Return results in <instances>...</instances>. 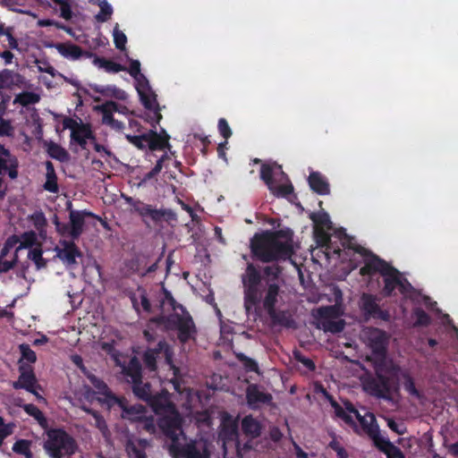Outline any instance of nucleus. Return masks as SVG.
I'll use <instances>...</instances> for the list:
<instances>
[{"mask_svg": "<svg viewBox=\"0 0 458 458\" xmlns=\"http://www.w3.org/2000/svg\"><path fill=\"white\" fill-rule=\"evenodd\" d=\"M282 267L278 265L267 266L263 269L264 278L252 263H248L242 275L243 305L246 312H257L262 305L275 326L296 328L297 324L289 310H276L280 296L279 276Z\"/></svg>", "mask_w": 458, "mask_h": 458, "instance_id": "f257e3e1", "label": "nucleus"}, {"mask_svg": "<svg viewBox=\"0 0 458 458\" xmlns=\"http://www.w3.org/2000/svg\"><path fill=\"white\" fill-rule=\"evenodd\" d=\"M365 335L371 350L369 360L373 363L375 374L362 377L363 390L372 396L389 401L393 391L398 388L400 367L387 359L388 337L385 331L369 327Z\"/></svg>", "mask_w": 458, "mask_h": 458, "instance_id": "f03ea898", "label": "nucleus"}, {"mask_svg": "<svg viewBox=\"0 0 458 458\" xmlns=\"http://www.w3.org/2000/svg\"><path fill=\"white\" fill-rule=\"evenodd\" d=\"M251 256L263 263L286 260L294 254L293 233L290 228L257 233L250 239Z\"/></svg>", "mask_w": 458, "mask_h": 458, "instance_id": "7ed1b4c3", "label": "nucleus"}, {"mask_svg": "<svg viewBox=\"0 0 458 458\" xmlns=\"http://www.w3.org/2000/svg\"><path fill=\"white\" fill-rule=\"evenodd\" d=\"M348 248L365 258L364 266L360 269L361 276H373L378 273L383 276L384 287L382 293L385 297L395 295V289L405 297L414 292V287L397 268L374 254L371 250L358 244L349 245Z\"/></svg>", "mask_w": 458, "mask_h": 458, "instance_id": "20e7f679", "label": "nucleus"}, {"mask_svg": "<svg viewBox=\"0 0 458 458\" xmlns=\"http://www.w3.org/2000/svg\"><path fill=\"white\" fill-rule=\"evenodd\" d=\"M123 199L131 207V210L138 214L146 225L151 222L158 225L162 222H165L171 227H174L178 223L177 214L171 208H157L130 196H123Z\"/></svg>", "mask_w": 458, "mask_h": 458, "instance_id": "39448f33", "label": "nucleus"}, {"mask_svg": "<svg viewBox=\"0 0 458 458\" xmlns=\"http://www.w3.org/2000/svg\"><path fill=\"white\" fill-rule=\"evenodd\" d=\"M182 314L172 313L169 315H159L150 319V322L164 326L167 331H177V337L182 344L188 343L195 338L197 328L191 314L182 310Z\"/></svg>", "mask_w": 458, "mask_h": 458, "instance_id": "423d86ee", "label": "nucleus"}, {"mask_svg": "<svg viewBox=\"0 0 458 458\" xmlns=\"http://www.w3.org/2000/svg\"><path fill=\"white\" fill-rule=\"evenodd\" d=\"M47 436L44 449L51 458H64V455L75 454L76 441L64 428H51L47 432Z\"/></svg>", "mask_w": 458, "mask_h": 458, "instance_id": "0eeeda50", "label": "nucleus"}, {"mask_svg": "<svg viewBox=\"0 0 458 458\" xmlns=\"http://www.w3.org/2000/svg\"><path fill=\"white\" fill-rule=\"evenodd\" d=\"M168 451L173 458H210L208 444L203 439H191L185 444L180 441L170 444Z\"/></svg>", "mask_w": 458, "mask_h": 458, "instance_id": "6e6552de", "label": "nucleus"}, {"mask_svg": "<svg viewBox=\"0 0 458 458\" xmlns=\"http://www.w3.org/2000/svg\"><path fill=\"white\" fill-rule=\"evenodd\" d=\"M183 419L177 408L158 416L157 427L164 436L171 440V444L179 442L180 436L183 435Z\"/></svg>", "mask_w": 458, "mask_h": 458, "instance_id": "1a4fd4ad", "label": "nucleus"}, {"mask_svg": "<svg viewBox=\"0 0 458 458\" xmlns=\"http://www.w3.org/2000/svg\"><path fill=\"white\" fill-rule=\"evenodd\" d=\"M62 123L64 130H71V141H75L82 148H86L87 140L95 139L89 123H79L72 117H64Z\"/></svg>", "mask_w": 458, "mask_h": 458, "instance_id": "9d476101", "label": "nucleus"}, {"mask_svg": "<svg viewBox=\"0 0 458 458\" xmlns=\"http://www.w3.org/2000/svg\"><path fill=\"white\" fill-rule=\"evenodd\" d=\"M56 255L67 268H75L78 266L77 258L82 257V252L73 241H60V247L55 249Z\"/></svg>", "mask_w": 458, "mask_h": 458, "instance_id": "9b49d317", "label": "nucleus"}, {"mask_svg": "<svg viewBox=\"0 0 458 458\" xmlns=\"http://www.w3.org/2000/svg\"><path fill=\"white\" fill-rule=\"evenodd\" d=\"M88 378L93 386L98 390V393L104 395V399H98L100 403H106L108 407L118 405L123 411H129L125 406V399L116 396L102 379L98 378L93 374L89 375Z\"/></svg>", "mask_w": 458, "mask_h": 458, "instance_id": "f8f14e48", "label": "nucleus"}, {"mask_svg": "<svg viewBox=\"0 0 458 458\" xmlns=\"http://www.w3.org/2000/svg\"><path fill=\"white\" fill-rule=\"evenodd\" d=\"M360 308L366 319L370 318H379L388 321L390 315L386 310H382L377 302L375 295L370 293H363L360 297Z\"/></svg>", "mask_w": 458, "mask_h": 458, "instance_id": "ddd939ff", "label": "nucleus"}, {"mask_svg": "<svg viewBox=\"0 0 458 458\" xmlns=\"http://www.w3.org/2000/svg\"><path fill=\"white\" fill-rule=\"evenodd\" d=\"M29 87V81L20 72L7 68L0 71V94L4 89L12 90L13 89H27Z\"/></svg>", "mask_w": 458, "mask_h": 458, "instance_id": "4468645a", "label": "nucleus"}, {"mask_svg": "<svg viewBox=\"0 0 458 458\" xmlns=\"http://www.w3.org/2000/svg\"><path fill=\"white\" fill-rule=\"evenodd\" d=\"M272 400V394L262 391L257 384H250L246 388V401L251 410H258L265 404L268 405Z\"/></svg>", "mask_w": 458, "mask_h": 458, "instance_id": "2eb2a0df", "label": "nucleus"}, {"mask_svg": "<svg viewBox=\"0 0 458 458\" xmlns=\"http://www.w3.org/2000/svg\"><path fill=\"white\" fill-rule=\"evenodd\" d=\"M20 377L17 381L13 383L14 389H25L26 391L33 394L38 398L41 395L36 391L37 378L30 366L25 367L24 364L19 365Z\"/></svg>", "mask_w": 458, "mask_h": 458, "instance_id": "dca6fc26", "label": "nucleus"}, {"mask_svg": "<svg viewBox=\"0 0 458 458\" xmlns=\"http://www.w3.org/2000/svg\"><path fill=\"white\" fill-rule=\"evenodd\" d=\"M18 169V158L4 145H0V175L7 174L10 179L15 180L19 175Z\"/></svg>", "mask_w": 458, "mask_h": 458, "instance_id": "f3484780", "label": "nucleus"}, {"mask_svg": "<svg viewBox=\"0 0 458 458\" xmlns=\"http://www.w3.org/2000/svg\"><path fill=\"white\" fill-rule=\"evenodd\" d=\"M152 411L160 416L176 408V405L170 400V394L163 389L160 393L153 394L146 403Z\"/></svg>", "mask_w": 458, "mask_h": 458, "instance_id": "a211bd4d", "label": "nucleus"}, {"mask_svg": "<svg viewBox=\"0 0 458 458\" xmlns=\"http://www.w3.org/2000/svg\"><path fill=\"white\" fill-rule=\"evenodd\" d=\"M86 217H95L99 218L94 213L89 210H71L69 214L70 219V231L69 235L72 238V240H77L83 233V228L85 225Z\"/></svg>", "mask_w": 458, "mask_h": 458, "instance_id": "6ab92c4d", "label": "nucleus"}, {"mask_svg": "<svg viewBox=\"0 0 458 458\" xmlns=\"http://www.w3.org/2000/svg\"><path fill=\"white\" fill-rule=\"evenodd\" d=\"M55 48L62 56L72 60H78L83 55L87 57L93 55L92 53L84 52L81 47L71 42L56 43Z\"/></svg>", "mask_w": 458, "mask_h": 458, "instance_id": "aec40b11", "label": "nucleus"}, {"mask_svg": "<svg viewBox=\"0 0 458 458\" xmlns=\"http://www.w3.org/2000/svg\"><path fill=\"white\" fill-rule=\"evenodd\" d=\"M137 91L140 95L141 104L147 110L152 111L156 108H160L157 100V96L151 91L148 81L139 82Z\"/></svg>", "mask_w": 458, "mask_h": 458, "instance_id": "412c9836", "label": "nucleus"}, {"mask_svg": "<svg viewBox=\"0 0 458 458\" xmlns=\"http://www.w3.org/2000/svg\"><path fill=\"white\" fill-rule=\"evenodd\" d=\"M170 137L165 130L162 129V133H157L154 129L147 131V144L151 150H163L168 147Z\"/></svg>", "mask_w": 458, "mask_h": 458, "instance_id": "4be33fe9", "label": "nucleus"}, {"mask_svg": "<svg viewBox=\"0 0 458 458\" xmlns=\"http://www.w3.org/2000/svg\"><path fill=\"white\" fill-rule=\"evenodd\" d=\"M310 189L318 195H328L330 185L327 178L319 172H311L308 177Z\"/></svg>", "mask_w": 458, "mask_h": 458, "instance_id": "5701e85b", "label": "nucleus"}, {"mask_svg": "<svg viewBox=\"0 0 458 458\" xmlns=\"http://www.w3.org/2000/svg\"><path fill=\"white\" fill-rule=\"evenodd\" d=\"M123 372L132 386L142 379L141 364L136 357L130 360L128 365L123 367Z\"/></svg>", "mask_w": 458, "mask_h": 458, "instance_id": "b1692460", "label": "nucleus"}, {"mask_svg": "<svg viewBox=\"0 0 458 458\" xmlns=\"http://www.w3.org/2000/svg\"><path fill=\"white\" fill-rule=\"evenodd\" d=\"M46 182L43 184L45 191L51 193H57L59 191V186L57 182V175L55 170V166L51 161H46Z\"/></svg>", "mask_w": 458, "mask_h": 458, "instance_id": "393cba45", "label": "nucleus"}, {"mask_svg": "<svg viewBox=\"0 0 458 458\" xmlns=\"http://www.w3.org/2000/svg\"><path fill=\"white\" fill-rule=\"evenodd\" d=\"M357 420L359 421L362 430L369 437L372 434L377 436V430L379 428L375 415L372 412L367 411L365 415L358 416Z\"/></svg>", "mask_w": 458, "mask_h": 458, "instance_id": "a878e982", "label": "nucleus"}, {"mask_svg": "<svg viewBox=\"0 0 458 458\" xmlns=\"http://www.w3.org/2000/svg\"><path fill=\"white\" fill-rule=\"evenodd\" d=\"M90 88L94 92L99 93L105 97H113L120 100H124L127 97V94L124 90L120 89L114 85L103 86L93 84L90 85Z\"/></svg>", "mask_w": 458, "mask_h": 458, "instance_id": "bb28decb", "label": "nucleus"}, {"mask_svg": "<svg viewBox=\"0 0 458 458\" xmlns=\"http://www.w3.org/2000/svg\"><path fill=\"white\" fill-rule=\"evenodd\" d=\"M96 110L102 114V123L109 126L114 122L113 114L119 111V104L112 100L106 101L100 106H97Z\"/></svg>", "mask_w": 458, "mask_h": 458, "instance_id": "cd10ccee", "label": "nucleus"}, {"mask_svg": "<svg viewBox=\"0 0 458 458\" xmlns=\"http://www.w3.org/2000/svg\"><path fill=\"white\" fill-rule=\"evenodd\" d=\"M82 411L90 414L95 420L94 426L101 432L103 437H106L110 435L107 424L104 417L98 411L87 406L81 407Z\"/></svg>", "mask_w": 458, "mask_h": 458, "instance_id": "c85d7f7f", "label": "nucleus"}, {"mask_svg": "<svg viewBox=\"0 0 458 458\" xmlns=\"http://www.w3.org/2000/svg\"><path fill=\"white\" fill-rule=\"evenodd\" d=\"M242 428L246 435H250L254 437H259L261 431L259 422L251 415L245 416L242 419Z\"/></svg>", "mask_w": 458, "mask_h": 458, "instance_id": "c756f323", "label": "nucleus"}, {"mask_svg": "<svg viewBox=\"0 0 458 458\" xmlns=\"http://www.w3.org/2000/svg\"><path fill=\"white\" fill-rule=\"evenodd\" d=\"M40 101V96L32 91H22L17 94L13 99V104H19L21 106L35 105Z\"/></svg>", "mask_w": 458, "mask_h": 458, "instance_id": "7c9ffc66", "label": "nucleus"}, {"mask_svg": "<svg viewBox=\"0 0 458 458\" xmlns=\"http://www.w3.org/2000/svg\"><path fill=\"white\" fill-rule=\"evenodd\" d=\"M132 392L136 397L145 403H147L153 394L150 383H143L142 379L132 386Z\"/></svg>", "mask_w": 458, "mask_h": 458, "instance_id": "2f4dec72", "label": "nucleus"}, {"mask_svg": "<svg viewBox=\"0 0 458 458\" xmlns=\"http://www.w3.org/2000/svg\"><path fill=\"white\" fill-rule=\"evenodd\" d=\"M47 152L50 157L60 162H65L69 159V153L62 146L53 141L47 144Z\"/></svg>", "mask_w": 458, "mask_h": 458, "instance_id": "473e14b6", "label": "nucleus"}, {"mask_svg": "<svg viewBox=\"0 0 458 458\" xmlns=\"http://www.w3.org/2000/svg\"><path fill=\"white\" fill-rule=\"evenodd\" d=\"M93 63H94V64H97L101 68H104L106 70V72H107L115 73V72H119L127 70L125 66H123L118 63H115L112 60H107L104 57L96 56Z\"/></svg>", "mask_w": 458, "mask_h": 458, "instance_id": "72a5a7b5", "label": "nucleus"}, {"mask_svg": "<svg viewBox=\"0 0 458 458\" xmlns=\"http://www.w3.org/2000/svg\"><path fill=\"white\" fill-rule=\"evenodd\" d=\"M330 403L335 410L336 417L342 419L347 425L351 426L356 432H358V426L354 421L353 417L347 413L345 410L334 399H331Z\"/></svg>", "mask_w": 458, "mask_h": 458, "instance_id": "f704fd0d", "label": "nucleus"}, {"mask_svg": "<svg viewBox=\"0 0 458 458\" xmlns=\"http://www.w3.org/2000/svg\"><path fill=\"white\" fill-rule=\"evenodd\" d=\"M369 438L372 439L375 446L378 448L381 452H383L386 455H387L392 450H394L396 446L390 442L388 439L381 437L379 428L377 430V436L373 434L369 436Z\"/></svg>", "mask_w": 458, "mask_h": 458, "instance_id": "c9c22d12", "label": "nucleus"}, {"mask_svg": "<svg viewBox=\"0 0 458 458\" xmlns=\"http://www.w3.org/2000/svg\"><path fill=\"white\" fill-rule=\"evenodd\" d=\"M345 327V321L344 319L332 320L326 319L321 321V328L324 332H330L332 334L341 333Z\"/></svg>", "mask_w": 458, "mask_h": 458, "instance_id": "e433bc0d", "label": "nucleus"}, {"mask_svg": "<svg viewBox=\"0 0 458 458\" xmlns=\"http://www.w3.org/2000/svg\"><path fill=\"white\" fill-rule=\"evenodd\" d=\"M98 4L100 8L99 13L95 16L98 22H106L111 19L113 14V8L108 4L107 0H98Z\"/></svg>", "mask_w": 458, "mask_h": 458, "instance_id": "4c0bfd02", "label": "nucleus"}, {"mask_svg": "<svg viewBox=\"0 0 458 458\" xmlns=\"http://www.w3.org/2000/svg\"><path fill=\"white\" fill-rule=\"evenodd\" d=\"M28 258L35 263L38 270L47 266V260L43 258V250L40 246L30 250Z\"/></svg>", "mask_w": 458, "mask_h": 458, "instance_id": "58836bf2", "label": "nucleus"}, {"mask_svg": "<svg viewBox=\"0 0 458 458\" xmlns=\"http://www.w3.org/2000/svg\"><path fill=\"white\" fill-rule=\"evenodd\" d=\"M20 245L16 248V252L22 249L31 248L37 242V234L34 231L24 232L19 236Z\"/></svg>", "mask_w": 458, "mask_h": 458, "instance_id": "ea45409f", "label": "nucleus"}, {"mask_svg": "<svg viewBox=\"0 0 458 458\" xmlns=\"http://www.w3.org/2000/svg\"><path fill=\"white\" fill-rule=\"evenodd\" d=\"M21 407L27 414L33 417L39 423V425L43 426L47 423V420L43 412L35 404L26 403Z\"/></svg>", "mask_w": 458, "mask_h": 458, "instance_id": "a19ab883", "label": "nucleus"}, {"mask_svg": "<svg viewBox=\"0 0 458 458\" xmlns=\"http://www.w3.org/2000/svg\"><path fill=\"white\" fill-rule=\"evenodd\" d=\"M412 316L415 318V327H428L431 323V318L421 308H415L412 311Z\"/></svg>", "mask_w": 458, "mask_h": 458, "instance_id": "79ce46f5", "label": "nucleus"}, {"mask_svg": "<svg viewBox=\"0 0 458 458\" xmlns=\"http://www.w3.org/2000/svg\"><path fill=\"white\" fill-rule=\"evenodd\" d=\"M310 217L317 226L319 225L331 229L332 222L327 212L312 213Z\"/></svg>", "mask_w": 458, "mask_h": 458, "instance_id": "37998d69", "label": "nucleus"}, {"mask_svg": "<svg viewBox=\"0 0 458 458\" xmlns=\"http://www.w3.org/2000/svg\"><path fill=\"white\" fill-rule=\"evenodd\" d=\"M273 167L270 165L263 164L260 167V178L266 183L268 190L273 189L274 179H273Z\"/></svg>", "mask_w": 458, "mask_h": 458, "instance_id": "c03bdc74", "label": "nucleus"}, {"mask_svg": "<svg viewBox=\"0 0 458 458\" xmlns=\"http://www.w3.org/2000/svg\"><path fill=\"white\" fill-rule=\"evenodd\" d=\"M126 140L135 146L138 149L143 150L148 147L147 144V132L142 133L140 135H125Z\"/></svg>", "mask_w": 458, "mask_h": 458, "instance_id": "a18cd8bd", "label": "nucleus"}, {"mask_svg": "<svg viewBox=\"0 0 458 458\" xmlns=\"http://www.w3.org/2000/svg\"><path fill=\"white\" fill-rule=\"evenodd\" d=\"M113 37L115 47L119 50H124L125 45L127 43V37L122 30H119V25L117 23L114 28Z\"/></svg>", "mask_w": 458, "mask_h": 458, "instance_id": "49530a36", "label": "nucleus"}, {"mask_svg": "<svg viewBox=\"0 0 458 458\" xmlns=\"http://www.w3.org/2000/svg\"><path fill=\"white\" fill-rule=\"evenodd\" d=\"M20 351L21 354V359L19 361L20 364H21L22 360H26L30 363H34L37 360L36 353L29 344H21Z\"/></svg>", "mask_w": 458, "mask_h": 458, "instance_id": "de8ad7c7", "label": "nucleus"}, {"mask_svg": "<svg viewBox=\"0 0 458 458\" xmlns=\"http://www.w3.org/2000/svg\"><path fill=\"white\" fill-rule=\"evenodd\" d=\"M167 158V156L163 155L156 163L155 166L144 174L143 182H148L155 178L162 170L163 163Z\"/></svg>", "mask_w": 458, "mask_h": 458, "instance_id": "09e8293b", "label": "nucleus"}, {"mask_svg": "<svg viewBox=\"0 0 458 458\" xmlns=\"http://www.w3.org/2000/svg\"><path fill=\"white\" fill-rule=\"evenodd\" d=\"M60 5V16L66 21L72 17V11L69 0H52Z\"/></svg>", "mask_w": 458, "mask_h": 458, "instance_id": "8fccbe9b", "label": "nucleus"}, {"mask_svg": "<svg viewBox=\"0 0 458 458\" xmlns=\"http://www.w3.org/2000/svg\"><path fill=\"white\" fill-rule=\"evenodd\" d=\"M271 193H273L276 197H286L293 193V186L290 184H282V185H275L273 184V189L269 190Z\"/></svg>", "mask_w": 458, "mask_h": 458, "instance_id": "3c124183", "label": "nucleus"}, {"mask_svg": "<svg viewBox=\"0 0 458 458\" xmlns=\"http://www.w3.org/2000/svg\"><path fill=\"white\" fill-rule=\"evenodd\" d=\"M318 315L322 320L332 319L338 316V310L335 306H326L318 309Z\"/></svg>", "mask_w": 458, "mask_h": 458, "instance_id": "603ef678", "label": "nucleus"}, {"mask_svg": "<svg viewBox=\"0 0 458 458\" xmlns=\"http://www.w3.org/2000/svg\"><path fill=\"white\" fill-rule=\"evenodd\" d=\"M20 242V238L18 235L10 236L4 242L1 251L0 258H5L10 250Z\"/></svg>", "mask_w": 458, "mask_h": 458, "instance_id": "864d4df0", "label": "nucleus"}, {"mask_svg": "<svg viewBox=\"0 0 458 458\" xmlns=\"http://www.w3.org/2000/svg\"><path fill=\"white\" fill-rule=\"evenodd\" d=\"M404 382H403V387L405 391H407L411 395L419 397L420 392L415 386V383L413 378L407 373L403 375Z\"/></svg>", "mask_w": 458, "mask_h": 458, "instance_id": "5fc2aeb1", "label": "nucleus"}, {"mask_svg": "<svg viewBox=\"0 0 458 458\" xmlns=\"http://www.w3.org/2000/svg\"><path fill=\"white\" fill-rule=\"evenodd\" d=\"M217 129L220 135L225 139V141L232 136V130L229 126L228 122L225 118H220L217 123Z\"/></svg>", "mask_w": 458, "mask_h": 458, "instance_id": "6e6d98bb", "label": "nucleus"}, {"mask_svg": "<svg viewBox=\"0 0 458 458\" xmlns=\"http://www.w3.org/2000/svg\"><path fill=\"white\" fill-rule=\"evenodd\" d=\"M31 441L27 439H19L13 445V451L15 454H22L27 453L29 449H30Z\"/></svg>", "mask_w": 458, "mask_h": 458, "instance_id": "4d7b16f0", "label": "nucleus"}, {"mask_svg": "<svg viewBox=\"0 0 458 458\" xmlns=\"http://www.w3.org/2000/svg\"><path fill=\"white\" fill-rule=\"evenodd\" d=\"M146 114V121L150 123L152 129L156 130L157 124H158L162 119L160 108H156Z\"/></svg>", "mask_w": 458, "mask_h": 458, "instance_id": "13d9d810", "label": "nucleus"}, {"mask_svg": "<svg viewBox=\"0 0 458 458\" xmlns=\"http://www.w3.org/2000/svg\"><path fill=\"white\" fill-rule=\"evenodd\" d=\"M13 133V127L10 120H6L4 117L0 118V137H9Z\"/></svg>", "mask_w": 458, "mask_h": 458, "instance_id": "bf43d9fd", "label": "nucleus"}, {"mask_svg": "<svg viewBox=\"0 0 458 458\" xmlns=\"http://www.w3.org/2000/svg\"><path fill=\"white\" fill-rule=\"evenodd\" d=\"M128 72L131 74V76L135 79H137L138 76H141L143 77L144 81H147L146 78L142 74H140V63L138 60L131 61Z\"/></svg>", "mask_w": 458, "mask_h": 458, "instance_id": "052dcab7", "label": "nucleus"}, {"mask_svg": "<svg viewBox=\"0 0 458 458\" xmlns=\"http://www.w3.org/2000/svg\"><path fill=\"white\" fill-rule=\"evenodd\" d=\"M165 299L168 301L169 305L171 306L174 311H175L178 309L181 310H185V308L182 304L177 303L175 299L173 297L172 293L167 290H165Z\"/></svg>", "mask_w": 458, "mask_h": 458, "instance_id": "680f3d73", "label": "nucleus"}, {"mask_svg": "<svg viewBox=\"0 0 458 458\" xmlns=\"http://www.w3.org/2000/svg\"><path fill=\"white\" fill-rule=\"evenodd\" d=\"M144 362L149 369L155 370L157 369L155 353L147 352L144 354Z\"/></svg>", "mask_w": 458, "mask_h": 458, "instance_id": "e2e57ef3", "label": "nucleus"}, {"mask_svg": "<svg viewBox=\"0 0 458 458\" xmlns=\"http://www.w3.org/2000/svg\"><path fill=\"white\" fill-rule=\"evenodd\" d=\"M140 303L144 311L148 313L151 312V304L148 298L146 291H142L140 294Z\"/></svg>", "mask_w": 458, "mask_h": 458, "instance_id": "0e129e2a", "label": "nucleus"}, {"mask_svg": "<svg viewBox=\"0 0 458 458\" xmlns=\"http://www.w3.org/2000/svg\"><path fill=\"white\" fill-rule=\"evenodd\" d=\"M241 360H244V365L246 366V368L250 370V371H257L258 370V364L257 362L250 359V358H248L246 356H244L243 354L241 356Z\"/></svg>", "mask_w": 458, "mask_h": 458, "instance_id": "69168bd1", "label": "nucleus"}, {"mask_svg": "<svg viewBox=\"0 0 458 458\" xmlns=\"http://www.w3.org/2000/svg\"><path fill=\"white\" fill-rule=\"evenodd\" d=\"M4 258H0V274L7 273L14 267V262L4 260Z\"/></svg>", "mask_w": 458, "mask_h": 458, "instance_id": "338daca9", "label": "nucleus"}, {"mask_svg": "<svg viewBox=\"0 0 458 458\" xmlns=\"http://www.w3.org/2000/svg\"><path fill=\"white\" fill-rule=\"evenodd\" d=\"M344 410L347 413L349 412L351 415L353 414L355 418L360 417V413L350 401L344 402Z\"/></svg>", "mask_w": 458, "mask_h": 458, "instance_id": "774afa93", "label": "nucleus"}]
</instances>
